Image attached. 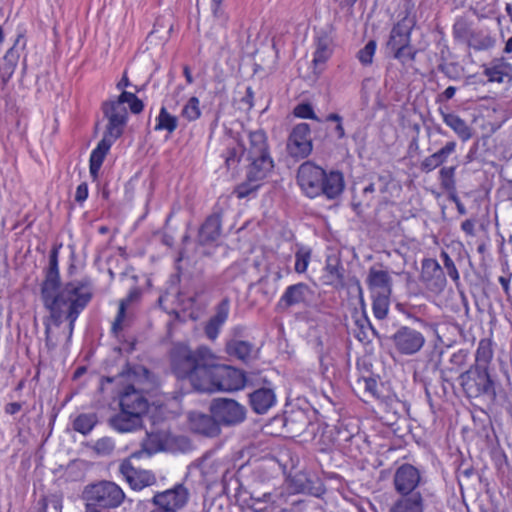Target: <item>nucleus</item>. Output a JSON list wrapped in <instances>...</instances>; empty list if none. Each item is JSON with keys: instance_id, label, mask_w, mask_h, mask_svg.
I'll use <instances>...</instances> for the list:
<instances>
[{"instance_id": "obj_30", "label": "nucleus", "mask_w": 512, "mask_h": 512, "mask_svg": "<svg viewBox=\"0 0 512 512\" xmlns=\"http://www.w3.org/2000/svg\"><path fill=\"white\" fill-rule=\"evenodd\" d=\"M226 350L229 355L235 356L238 359L247 362L254 358V345L248 341L243 340H230L226 345Z\"/></svg>"}, {"instance_id": "obj_28", "label": "nucleus", "mask_w": 512, "mask_h": 512, "mask_svg": "<svg viewBox=\"0 0 512 512\" xmlns=\"http://www.w3.org/2000/svg\"><path fill=\"white\" fill-rule=\"evenodd\" d=\"M324 282L336 289L344 287V268L337 259H328L325 266Z\"/></svg>"}, {"instance_id": "obj_8", "label": "nucleus", "mask_w": 512, "mask_h": 512, "mask_svg": "<svg viewBox=\"0 0 512 512\" xmlns=\"http://www.w3.org/2000/svg\"><path fill=\"white\" fill-rule=\"evenodd\" d=\"M125 498L123 489L109 480L87 484L82 491L85 509H116L123 504Z\"/></svg>"}, {"instance_id": "obj_49", "label": "nucleus", "mask_w": 512, "mask_h": 512, "mask_svg": "<svg viewBox=\"0 0 512 512\" xmlns=\"http://www.w3.org/2000/svg\"><path fill=\"white\" fill-rule=\"evenodd\" d=\"M454 35L457 38L466 39L469 35V29L465 22L459 21L454 25Z\"/></svg>"}, {"instance_id": "obj_44", "label": "nucleus", "mask_w": 512, "mask_h": 512, "mask_svg": "<svg viewBox=\"0 0 512 512\" xmlns=\"http://www.w3.org/2000/svg\"><path fill=\"white\" fill-rule=\"evenodd\" d=\"M440 257L443 261L444 268L447 271L448 276L455 282H457L460 278L458 270L454 261L451 259L449 254L446 251H442Z\"/></svg>"}, {"instance_id": "obj_25", "label": "nucleus", "mask_w": 512, "mask_h": 512, "mask_svg": "<svg viewBox=\"0 0 512 512\" xmlns=\"http://www.w3.org/2000/svg\"><path fill=\"white\" fill-rule=\"evenodd\" d=\"M221 233V214L219 212H213L199 230V242L202 245L212 243L216 241Z\"/></svg>"}, {"instance_id": "obj_4", "label": "nucleus", "mask_w": 512, "mask_h": 512, "mask_svg": "<svg viewBox=\"0 0 512 512\" xmlns=\"http://www.w3.org/2000/svg\"><path fill=\"white\" fill-rule=\"evenodd\" d=\"M213 353L207 347L191 350L183 344L175 345L171 351V368L178 379H187L192 388L198 391L204 375L211 363Z\"/></svg>"}, {"instance_id": "obj_64", "label": "nucleus", "mask_w": 512, "mask_h": 512, "mask_svg": "<svg viewBox=\"0 0 512 512\" xmlns=\"http://www.w3.org/2000/svg\"><path fill=\"white\" fill-rule=\"evenodd\" d=\"M504 52L505 53H511L512 52V37H510L507 40L505 48H504Z\"/></svg>"}, {"instance_id": "obj_34", "label": "nucleus", "mask_w": 512, "mask_h": 512, "mask_svg": "<svg viewBox=\"0 0 512 512\" xmlns=\"http://www.w3.org/2000/svg\"><path fill=\"white\" fill-rule=\"evenodd\" d=\"M97 422L98 418L95 413H83L76 417L73 422V428L75 431L86 435L94 428Z\"/></svg>"}, {"instance_id": "obj_54", "label": "nucleus", "mask_w": 512, "mask_h": 512, "mask_svg": "<svg viewBox=\"0 0 512 512\" xmlns=\"http://www.w3.org/2000/svg\"><path fill=\"white\" fill-rule=\"evenodd\" d=\"M22 408V405L18 402L8 403L5 406V412L11 415L18 413Z\"/></svg>"}, {"instance_id": "obj_57", "label": "nucleus", "mask_w": 512, "mask_h": 512, "mask_svg": "<svg viewBox=\"0 0 512 512\" xmlns=\"http://www.w3.org/2000/svg\"><path fill=\"white\" fill-rule=\"evenodd\" d=\"M455 93L456 88L454 86H449L444 90V92L439 97L443 98L444 100H450L454 97Z\"/></svg>"}, {"instance_id": "obj_33", "label": "nucleus", "mask_w": 512, "mask_h": 512, "mask_svg": "<svg viewBox=\"0 0 512 512\" xmlns=\"http://www.w3.org/2000/svg\"><path fill=\"white\" fill-rule=\"evenodd\" d=\"M177 126L178 118L170 114L165 107H162L156 118L155 130H165L171 134L177 129Z\"/></svg>"}, {"instance_id": "obj_5", "label": "nucleus", "mask_w": 512, "mask_h": 512, "mask_svg": "<svg viewBox=\"0 0 512 512\" xmlns=\"http://www.w3.org/2000/svg\"><path fill=\"white\" fill-rule=\"evenodd\" d=\"M119 406L120 411L110 419L115 430L126 433L142 428L149 403L140 386L136 383L126 385L119 394Z\"/></svg>"}, {"instance_id": "obj_21", "label": "nucleus", "mask_w": 512, "mask_h": 512, "mask_svg": "<svg viewBox=\"0 0 512 512\" xmlns=\"http://www.w3.org/2000/svg\"><path fill=\"white\" fill-rule=\"evenodd\" d=\"M366 281L372 295L392 293V278L385 270L372 266Z\"/></svg>"}, {"instance_id": "obj_18", "label": "nucleus", "mask_w": 512, "mask_h": 512, "mask_svg": "<svg viewBox=\"0 0 512 512\" xmlns=\"http://www.w3.org/2000/svg\"><path fill=\"white\" fill-rule=\"evenodd\" d=\"M25 46L23 35H18L13 46L5 53L0 64V78L3 86L12 78Z\"/></svg>"}, {"instance_id": "obj_23", "label": "nucleus", "mask_w": 512, "mask_h": 512, "mask_svg": "<svg viewBox=\"0 0 512 512\" xmlns=\"http://www.w3.org/2000/svg\"><path fill=\"white\" fill-rule=\"evenodd\" d=\"M250 406L257 414L266 413L276 402V395L271 388H259L249 394Z\"/></svg>"}, {"instance_id": "obj_59", "label": "nucleus", "mask_w": 512, "mask_h": 512, "mask_svg": "<svg viewBox=\"0 0 512 512\" xmlns=\"http://www.w3.org/2000/svg\"><path fill=\"white\" fill-rule=\"evenodd\" d=\"M304 479H305V477H304V475H302V474H298V475H296V476L294 477V481H295L296 483H299V486H298V487H299V490H300V491H304V490L307 488V486L304 484Z\"/></svg>"}, {"instance_id": "obj_39", "label": "nucleus", "mask_w": 512, "mask_h": 512, "mask_svg": "<svg viewBox=\"0 0 512 512\" xmlns=\"http://www.w3.org/2000/svg\"><path fill=\"white\" fill-rule=\"evenodd\" d=\"M455 166L443 167L439 171V179L442 187L447 191L455 189Z\"/></svg>"}, {"instance_id": "obj_10", "label": "nucleus", "mask_w": 512, "mask_h": 512, "mask_svg": "<svg viewBox=\"0 0 512 512\" xmlns=\"http://www.w3.org/2000/svg\"><path fill=\"white\" fill-rule=\"evenodd\" d=\"M189 498V490L183 484L178 483L172 488L156 492L149 502L152 506L179 512L188 504Z\"/></svg>"}, {"instance_id": "obj_27", "label": "nucleus", "mask_w": 512, "mask_h": 512, "mask_svg": "<svg viewBox=\"0 0 512 512\" xmlns=\"http://www.w3.org/2000/svg\"><path fill=\"white\" fill-rule=\"evenodd\" d=\"M456 150V142L455 141H449L445 144L444 147H442L437 152L431 154L430 156L426 157L420 165V168L424 172H431L440 165H442L447 158L454 153Z\"/></svg>"}, {"instance_id": "obj_35", "label": "nucleus", "mask_w": 512, "mask_h": 512, "mask_svg": "<svg viewBox=\"0 0 512 512\" xmlns=\"http://www.w3.org/2000/svg\"><path fill=\"white\" fill-rule=\"evenodd\" d=\"M390 296L391 294L372 295L373 314L377 319L382 320L387 316L390 306Z\"/></svg>"}, {"instance_id": "obj_16", "label": "nucleus", "mask_w": 512, "mask_h": 512, "mask_svg": "<svg viewBox=\"0 0 512 512\" xmlns=\"http://www.w3.org/2000/svg\"><path fill=\"white\" fill-rule=\"evenodd\" d=\"M123 131L107 124L102 140L90 155V174L96 179L106 154L114 141L121 136Z\"/></svg>"}, {"instance_id": "obj_47", "label": "nucleus", "mask_w": 512, "mask_h": 512, "mask_svg": "<svg viewBox=\"0 0 512 512\" xmlns=\"http://www.w3.org/2000/svg\"><path fill=\"white\" fill-rule=\"evenodd\" d=\"M126 300H121L119 303L118 313L112 325V331L117 334L122 330V322L126 315Z\"/></svg>"}, {"instance_id": "obj_36", "label": "nucleus", "mask_w": 512, "mask_h": 512, "mask_svg": "<svg viewBox=\"0 0 512 512\" xmlns=\"http://www.w3.org/2000/svg\"><path fill=\"white\" fill-rule=\"evenodd\" d=\"M245 155L243 146L240 144H235L226 149L224 153L225 164L228 169L236 168L240 158Z\"/></svg>"}, {"instance_id": "obj_11", "label": "nucleus", "mask_w": 512, "mask_h": 512, "mask_svg": "<svg viewBox=\"0 0 512 512\" xmlns=\"http://www.w3.org/2000/svg\"><path fill=\"white\" fill-rule=\"evenodd\" d=\"M396 351L405 356L418 353L424 346L426 340L424 335L409 326H401L391 337Z\"/></svg>"}, {"instance_id": "obj_9", "label": "nucleus", "mask_w": 512, "mask_h": 512, "mask_svg": "<svg viewBox=\"0 0 512 512\" xmlns=\"http://www.w3.org/2000/svg\"><path fill=\"white\" fill-rule=\"evenodd\" d=\"M210 412L220 425H236L244 421L246 409L237 401L227 398L214 399L210 406Z\"/></svg>"}, {"instance_id": "obj_60", "label": "nucleus", "mask_w": 512, "mask_h": 512, "mask_svg": "<svg viewBox=\"0 0 512 512\" xmlns=\"http://www.w3.org/2000/svg\"><path fill=\"white\" fill-rule=\"evenodd\" d=\"M129 85H130L129 79H128L126 73H124L122 79L117 83V89L122 90L125 87H128Z\"/></svg>"}, {"instance_id": "obj_52", "label": "nucleus", "mask_w": 512, "mask_h": 512, "mask_svg": "<svg viewBox=\"0 0 512 512\" xmlns=\"http://www.w3.org/2000/svg\"><path fill=\"white\" fill-rule=\"evenodd\" d=\"M129 106L130 110L135 114L140 113L144 108L143 102L139 98H137V96L131 100Z\"/></svg>"}, {"instance_id": "obj_26", "label": "nucleus", "mask_w": 512, "mask_h": 512, "mask_svg": "<svg viewBox=\"0 0 512 512\" xmlns=\"http://www.w3.org/2000/svg\"><path fill=\"white\" fill-rule=\"evenodd\" d=\"M389 512H424V498L421 493L400 495L390 506Z\"/></svg>"}, {"instance_id": "obj_6", "label": "nucleus", "mask_w": 512, "mask_h": 512, "mask_svg": "<svg viewBox=\"0 0 512 512\" xmlns=\"http://www.w3.org/2000/svg\"><path fill=\"white\" fill-rule=\"evenodd\" d=\"M465 396L469 399L487 400L494 403L500 384L490 369L481 366H470L458 377Z\"/></svg>"}, {"instance_id": "obj_41", "label": "nucleus", "mask_w": 512, "mask_h": 512, "mask_svg": "<svg viewBox=\"0 0 512 512\" xmlns=\"http://www.w3.org/2000/svg\"><path fill=\"white\" fill-rule=\"evenodd\" d=\"M376 50V42L369 41L362 49L359 50L357 57L363 65H369L372 63L373 56Z\"/></svg>"}, {"instance_id": "obj_62", "label": "nucleus", "mask_w": 512, "mask_h": 512, "mask_svg": "<svg viewBox=\"0 0 512 512\" xmlns=\"http://www.w3.org/2000/svg\"><path fill=\"white\" fill-rule=\"evenodd\" d=\"M183 73H184V76L186 78V81L191 84L193 83V77H192V74H191V71H190V68L188 66H185L183 68Z\"/></svg>"}, {"instance_id": "obj_61", "label": "nucleus", "mask_w": 512, "mask_h": 512, "mask_svg": "<svg viewBox=\"0 0 512 512\" xmlns=\"http://www.w3.org/2000/svg\"><path fill=\"white\" fill-rule=\"evenodd\" d=\"M378 181L380 182V184L378 185V190H379L381 193L386 192V190H387V181H386V178H385V177H383V176H379V177H378Z\"/></svg>"}, {"instance_id": "obj_15", "label": "nucleus", "mask_w": 512, "mask_h": 512, "mask_svg": "<svg viewBox=\"0 0 512 512\" xmlns=\"http://www.w3.org/2000/svg\"><path fill=\"white\" fill-rule=\"evenodd\" d=\"M134 97H136L134 93L122 91L117 100L108 101L103 104L102 110L108 119V125L123 131L128 116L124 103L129 104Z\"/></svg>"}, {"instance_id": "obj_3", "label": "nucleus", "mask_w": 512, "mask_h": 512, "mask_svg": "<svg viewBox=\"0 0 512 512\" xmlns=\"http://www.w3.org/2000/svg\"><path fill=\"white\" fill-rule=\"evenodd\" d=\"M297 183L309 198L325 196L327 199L337 198L344 190L343 174L339 171L327 173L321 167L307 161L297 171Z\"/></svg>"}, {"instance_id": "obj_56", "label": "nucleus", "mask_w": 512, "mask_h": 512, "mask_svg": "<svg viewBox=\"0 0 512 512\" xmlns=\"http://www.w3.org/2000/svg\"><path fill=\"white\" fill-rule=\"evenodd\" d=\"M461 228L467 235L474 234V222L472 220L467 219L462 222Z\"/></svg>"}, {"instance_id": "obj_63", "label": "nucleus", "mask_w": 512, "mask_h": 512, "mask_svg": "<svg viewBox=\"0 0 512 512\" xmlns=\"http://www.w3.org/2000/svg\"><path fill=\"white\" fill-rule=\"evenodd\" d=\"M468 44H469V46H471V47H473V48H475L477 50H480V49H483V48L487 47V45L484 42H482L480 44H475L472 39H468Z\"/></svg>"}, {"instance_id": "obj_48", "label": "nucleus", "mask_w": 512, "mask_h": 512, "mask_svg": "<svg viewBox=\"0 0 512 512\" xmlns=\"http://www.w3.org/2000/svg\"><path fill=\"white\" fill-rule=\"evenodd\" d=\"M326 121L335 122L336 126L334 128V131L336 133L337 139H343L345 137V129L342 124V117L337 113H330L326 117Z\"/></svg>"}, {"instance_id": "obj_55", "label": "nucleus", "mask_w": 512, "mask_h": 512, "mask_svg": "<svg viewBox=\"0 0 512 512\" xmlns=\"http://www.w3.org/2000/svg\"><path fill=\"white\" fill-rule=\"evenodd\" d=\"M253 97H254V92L251 87H248L246 89L245 96L242 98V102H244L248 106V109L252 108V106H253Z\"/></svg>"}, {"instance_id": "obj_31", "label": "nucleus", "mask_w": 512, "mask_h": 512, "mask_svg": "<svg viewBox=\"0 0 512 512\" xmlns=\"http://www.w3.org/2000/svg\"><path fill=\"white\" fill-rule=\"evenodd\" d=\"M332 55V40L327 35L317 37L316 49L314 52L313 64L317 68L319 65L326 63Z\"/></svg>"}, {"instance_id": "obj_1", "label": "nucleus", "mask_w": 512, "mask_h": 512, "mask_svg": "<svg viewBox=\"0 0 512 512\" xmlns=\"http://www.w3.org/2000/svg\"><path fill=\"white\" fill-rule=\"evenodd\" d=\"M93 284L90 279L74 280L60 287L58 269V249L53 248L49 255V265L41 284V299L49 315L43 319L45 326V344L53 350L59 337L53 328H60L64 320L68 321L67 341H70L75 322L93 297Z\"/></svg>"}, {"instance_id": "obj_51", "label": "nucleus", "mask_w": 512, "mask_h": 512, "mask_svg": "<svg viewBox=\"0 0 512 512\" xmlns=\"http://www.w3.org/2000/svg\"><path fill=\"white\" fill-rule=\"evenodd\" d=\"M364 388L367 392L375 395L377 393V381L373 378H365Z\"/></svg>"}, {"instance_id": "obj_17", "label": "nucleus", "mask_w": 512, "mask_h": 512, "mask_svg": "<svg viewBox=\"0 0 512 512\" xmlns=\"http://www.w3.org/2000/svg\"><path fill=\"white\" fill-rule=\"evenodd\" d=\"M119 472L133 490H142L154 485L157 481L151 471L135 468L128 460L120 464Z\"/></svg>"}, {"instance_id": "obj_7", "label": "nucleus", "mask_w": 512, "mask_h": 512, "mask_svg": "<svg viewBox=\"0 0 512 512\" xmlns=\"http://www.w3.org/2000/svg\"><path fill=\"white\" fill-rule=\"evenodd\" d=\"M245 382V375L242 371L230 366L217 364L215 356L212 355L211 363L204 375V379L198 385V392L237 391L244 387Z\"/></svg>"}, {"instance_id": "obj_37", "label": "nucleus", "mask_w": 512, "mask_h": 512, "mask_svg": "<svg viewBox=\"0 0 512 512\" xmlns=\"http://www.w3.org/2000/svg\"><path fill=\"white\" fill-rule=\"evenodd\" d=\"M312 251L308 247L300 246L295 253V271L304 273L311 260Z\"/></svg>"}, {"instance_id": "obj_32", "label": "nucleus", "mask_w": 512, "mask_h": 512, "mask_svg": "<svg viewBox=\"0 0 512 512\" xmlns=\"http://www.w3.org/2000/svg\"><path fill=\"white\" fill-rule=\"evenodd\" d=\"M493 358V349L491 342L487 339L480 340L476 353L475 362L471 366H481L490 369V364Z\"/></svg>"}, {"instance_id": "obj_43", "label": "nucleus", "mask_w": 512, "mask_h": 512, "mask_svg": "<svg viewBox=\"0 0 512 512\" xmlns=\"http://www.w3.org/2000/svg\"><path fill=\"white\" fill-rule=\"evenodd\" d=\"M143 449L148 453L152 454L153 452L159 450L161 448V439L158 434L155 433H146V439L143 441Z\"/></svg>"}, {"instance_id": "obj_19", "label": "nucleus", "mask_w": 512, "mask_h": 512, "mask_svg": "<svg viewBox=\"0 0 512 512\" xmlns=\"http://www.w3.org/2000/svg\"><path fill=\"white\" fill-rule=\"evenodd\" d=\"M412 28L413 22L407 18L396 23L390 32L387 49L391 52H399L401 48L410 46Z\"/></svg>"}, {"instance_id": "obj_45", "label": "nucleus", "mask_w": 512, "mask_h": 512, "mask_svg": "<svg viewBox=\"0 0 512 512\" xmlns=\"http://www.w3.org/2000/svg\"><path fill=\"white\" fill-rule=\"evenodd\" d=\"M392 53H393V57L395 59L399 60L400 62H402L404 64V63H407L408 61L415 60L417 50L410 45L403 49L401 48V50H399V52L394 51Z\"/></svg>"}, {"instance_id": "obj_2", "label": "nucleus", "mask_w": 512, "mask_h": 512, "mask_svg": "<svg viewBox=\"0 0 512 512\" xmlns=\"http://www.w3.org/2000/svg\"><path fill=\"white\" fill-rule=\"evenodd\" d=\"M243 149L248 165L246 167V181L239 184L235 189V194L240 199L255 192L260 187V182L274 168L267 135L262 129L248 132V143L243 146Z\"/></svg>"}, {"instance_id": "obj_50", "label": "nucleus", "mask_w": 512, "mask_h": 512, "mask_svg": "<svg viewBox=\"0 0 512 512\" xmlns=\"http://www.w3.org/2000/svg\"><path fill=\"white\" fill-rule=\"evenodd\" d=\"M88 197V185L86 182L78 185L75 193V201L78 203L84 202Z\"/></svg>"}, {"instance_id": "obj_22", "label": "nucleus", "mask_w": 512, "mask_h": 512, "mask_svg": "<svg viewBox=\"0 0 512 512\" xmlns=\"http://www.w3.org/2000/svg\"><path fill=\"white\" fill-rule=\"evenodd\" d=\"M312 295V291L305 283H297L286 288L280 298L278 306L288 308L305 303Z\"/></svg>"}, {"instance_id": "obj_20", "label": "nucleus", "mask_w": 512, "mask_h": 512, "mask_svg": "<svg viewBox=\"0 0 512 512\" xmlns=\"http://www.w3.org/2000/svg\"><path fill=\"white\" fill-rule=\"evenodd\" d=\"M190 429L198 434L205 436H216L220 433V427L214 415L203 414L200 412H191L189 414Z\"/></svg>"}, {"instance_id": "obj_46", "label": "nucleus", "mask_w": 512, "mask_h": 512, "mask_svg": "<svg viewBox=\"0 0 512 512\" xmlns=\"http://www.w3.org/2000/svg\"><path fill=\"white\" fill-rule=\"evenodd\" d=\"M294 115L298 118L318 120L312 106L309 103L298 104L294 108Z\"/></svg>"}, {"instance_id": "obj_24", "label": "nucleus", "mask_w": 512, "mask_h": 512, "mask_svg": "<svg viewBox=\"0 0 512 512\" xmlns=\"http://www.w3.org/2000/svg\"><path fill=\"white\" fill-rule=\"evenodd\" d=\"M230 310V301L224 298L217 306L216 313L205 326V334L210 340H215L221 326L226 322Z\"/></svg>"}, {"instance_id": "obj_40", "label": "nucleus", "mask_w": 512, "mask_h": 512, "mask_svg": "<svg viewBox=\"0 0 512 512\" xmlns=\"http://www.w3.org/2000/svg\"><path fill=\"white\" fill-rule=\"evenodd\" d=\"M93 449L98 455L107 456L114 451L115 443L110 437H103L95 442Z\"/></svg>"}, {"instance_id": "obj_38", "label": "nucleus", "mask_w": 512, "mask_h": 512, "mask_svg": "<svg viewBox=\"0 0 512 512\" xmlns=\"http://www.w3.org/2000/svg\"><path fill=\"white\" fill-rule=\"evenodd\" d=\"M200 101L197 97H191L182 109L181 115L188 121H195L201 116Z\"/></svg>"}, {"instance_id": "obj_14", "label": "nucleus", "mask_w": 512, "mask_h": 512, "mask_svg": "<svg viewBox=\"0 0 512 512\" xmlns=\"http://www.w3.org/2000/svg\"><path fill=\"white\" fill-rule=\"evenodd\" d=\"M421 483L419 470L411 464L405 463L399 466L393 477L395 491L399 495H410L420 493L416 491Z\"/></svg>"}, {"instance_id": "obj_58", "label": "nucleus", "mask_w": 512, "mask_h": 512, "mask_svg": "<svg viewBox=\"0 0 512 512\" xmlns=\"http://www.w3.org/2000/svg\"><path fill=\"white\" fill-rule=\"evenodd\" d=\"M499 283L501 284L504 292L506 295H509V283H510V277H504V276H500L499 277Z\"/></svg>"}, {"instance_id": "obj_53", "label": "nucleus", "mask_w": 512, "mask_h": 512, "mask_svg": "<svg viewBox=\"0 0 512 512\" xmlns=\"http://www.w3.org/2000/svg\"><path fill=\"white\" fill-rule=\"evenodd\" d=\"M211 1V10L213 15L216 18H220L223 15V11L221 10V4L223 0H210Z\"/></svg>"}, {"instance_id": "obj_29", "label": "nucleus", "mask_w": 512, "mask_h": 512, "mask_svg": "<svg viewBox=\"0 0 512 512\" xmlns=\"http://www.w3.org/2000/svg\"><path fill=\"white\" fill-rule=\"evenodd\" d=\"M444 123L449 126L462 141H467L472 137L471 128L466 122L454 113L440 111Z\"/></svg>"}, {"instance_id": "obj_13", "label": "nucleus", "mask_w": 512, "mask_h": 512, "mask_svg": "<svg viewBox=\"0 0 512 512\" xmlns=\"http://www.w3.org/2000/svg\"><path fill=\"white\" fill-rule=\"evenodd\" d=\"M420 283L434 295H438L446 287L447 280L443 268L436 259L425 258L421 263Z\"/></svg>"}, {"instance_id": "obj_12", "label": "nucleus", "mask_w": 512, "mask_h": 512, "mask_svg": "<svg viewBox=\"0 0 512 512\" xmlns=\"http://www.w3.org/2000/svg\"><path fill=\"white\" fill-rule=\"evenodd\" d=\"M288 154L295 159H304L313 149L311 130L307 123H299L291 130L286 146Z\"/></svg>"}, {"instance_id": "obj_42", "label": "nucleus", "mask_w": 512, "mask_h": 512, "mask_svg": "<svg viewBox=\"0 0 512 512\" xmlns=\"http://www.w3.org/2000/svg\"><path fill=\"white\" fill-rule=\"evenodd\" d=\"M506 68V64L494 65L486 68L484 74L488 77L489 81L500 83L503 81V77L507 75Z\"/></svg>"}]
</instances>
